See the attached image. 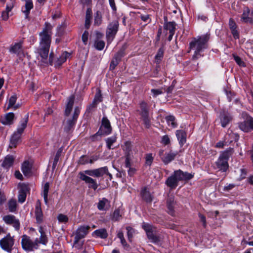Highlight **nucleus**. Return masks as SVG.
<instances>
[{
    "mask_svg": "<svg viewBox=\"0 0 253 253\" xmlns=\"http://www.w3.org/2000/svg\"><path fill=\"white\" fill-rule=\"evenodd\" d=\"M119 23L118 20L110 23L107 28L106 35L108 40H112L115 37L119 29Z\"/></svg>",
    "mask_w": 253,
    "mask_h": 253,
    "instance_id": "nucleus-10",
    "label": "nucleus"
},
{
    "mask_svg": "<svg viewBox=\"0 0 253 253\" xmlns=\"http://www.w3.org/2000/svg\"><path fill=\"white\" fill-rule=\"evenodd\" d=\"M105 42L101 40H97L95 42L94 46L98 50H102L105 46Z\"/></svg>",
    "mask_w": 253,
    "mask_h": 253,
    "instance_id": "nucleus-52",
    "label": "nucleus"
},
{
    "mask_svg": "<svg viewBox=\"0 0 253 253\" xmlns=\"http://www.w3.org/2000/svg\"><path fill=\"white\" fill-rule=\"evenodd\" d=\"M234 152V149L229 147L220 152L219 156L215 162L218 169L222 172H226L229 168L228 161Z\"/></svg>",
    "mask_w": 253,
    "mask_h": 253,
    "instance_id": "nucleus-4",
    "label": "nucleus"
},
{
    "mask_svg": "<svg viewBox=\"0 0 253 253\" xmlns=\"http://www.w3.org/2000/svg\"><path fill=\"white\" fill-rule=\"evenodd\" d=\"M79 175L80 178L88 184V187L89 188L92 189L94 190H96L97 189L98 184L95 179L86 175L82 172H80Z\"/></svg>",
    "mask_w": 253,
    "mask_h": 253,
    "instance_id": "nucleus-12",
    "label": "nucleus"
},
{
    "mask_svg": "<svg viewBox=\"0 0 253 253\" xmlns=\"http://www.w3.org/2000/svg\"><path fill=\"white\" fill-rule=\"evenodd\" d=\"M89 163V157L88 156L84 155H82L78 161V164L84 165Z\"/></svg>",
    "mask_w": 253,
    "mask_h": 253,
    "instance_id": "nucleus-53",
    "label": "nucleus"
},
{
    "mask_svg": "<svg viewBox=\"0 0 253 253\" xmlns=\"http://www.w3.org/2000/svg\"><path fill=\"white\" fill-rule=\"evenodd\" d=\"M24 8L25 9L22 8V11L26 16H28L30 13V10L33 8L32 0H26L25 1Z\"/></svg>",
    "mask_w": 253,
    "mask_h": 253,
    "instance_id": "nucleus-43",
    "label": "nucleus"
},
{
    "mask_svg": "<svg viewBox=\"0 0 253 253\" xmlns=\"http://www.w3.org/2000/svg\"><path fill=\"white\" fill-rule=\"evenodd\" d=\"M153 161V157L152 154H147L145 157V164L146 165L151 166Z\"/></svg>",
    "mask_w": 253,
    "mask_h": 253,
    "instance_id": "nucleus-61",
    "label": "nucleus"
},
{
    "mask_svg": "<svg viewBox=\"0 0 253 253\" xmlns=\"http://www.w3.org/2000/svg\"><path fill=\"white\" fill-rule=\"evenodd\" d=\"M89 33L87 31H85L82 35V39L84 45H86L88 41Z\"/></svg>",
    "mask_w": 253,
    "mask_h": 253,
    "instance_id": "nucleus-62",
    "label": "nucleus"
},
{
    "mask_svg": "<svg viewBox=\"0 0 253 253\" xmlns=\"http://www.w3.org/2000/svg\"><path fill=\"white\" fill-rule=\"evenodd\" d=\"M140 194L143 201L147 203H151L153 200V196L146 187H144L141 189Z\"/></svg>",
    "mask_w": 253,
    "mask_h": 253,
    "instance_id": "nucleus-21",
    "label": "nucleus"
},
{
    "mask_svg": "<svg viewBox=\"0 0 253 253\" xmlns=\"http://www.w3.org/2000/svg\"><path fill=\"white\" fill-rule=\"evenodd\" d=\"M97 105L98 104H96V103H95L92 101L91 104H89L86 107L85 113L86 114H89L92 112H94L96 110Z\"/></svg>",
    "mask_w": 253,
    "mask_h": 253,
    "instance_id": "nucleus-48",
    "label": "nucleus"
},
{
    "mask_svg": "<svg viewBox=\"0 0 253 253\" xmlns=\"http://www.w3.org/2000/svg\"><path fill=\"white\" fill-rule=\"evenodd\" d=\"M84 172L85 174L89 176L99 177L108 173V169L107 167L105 166L96 169L86 170Z\"/></svg>",
    "mask_w": 253,
    "mask_h": 253,
    "instance_id": "nucleus-13",
    "label": "nucleus"
},
{
    "mask_svg": "<svg viewBox=\"0 0 253 253\" xmlns=\"http://www.w3.org/2000/svg\"><path fill=\"white\" fill-rule=\"evenodd\" d=\"M139 109L137 112L140 116V119L143 122V124L146 128H149L151 126V119L149 116V106L145 101H141L139 103Z\"/></svg>",
    "mask_w": 253,
    "mask_h": 253,
    "instance_id": "nucleus-5",
    "label": "nucleus"
},
{
    "mask_svg": "<svg viewBox=\"0 0 253 253\" xmlns=\"http://www.w3.org/2000/svg\"><path fill=\"white\" fill-rule=\"evenodd\" d=\"M177 155V152L170 151L169 153H166L165 156L161 157V160L165 165H168L173 161Z\"/></svg>",
    "mask_w": 253,
    "mask_h": 253,
    "instance_id": "nucleus-23",
    "label": "nucleus"
},
{
    "mask_svg": "<svg viewBox=\"0 0 253 253\" xmlns=\"http://www.w3.org/2000/svg\"><path fill=\"white\" fill-rule=\"evenodd\" d=\"M126 229L127 230L128 240L129 242H131L133 235L134 233V229L130 226L126 227Z\"/></svg>",
    "mask_w": 253,
    "mask_h": 253,
    "instance_id": "nucleus-55",
    "label": "nucleus"
},
{
    "mask_svg": "<svg viewBox=\"0 0 253 253\" xmlns=\"http://www.w3.org/2000/svg\"><path fill=\"white\" fill-rule=\"evenodd\" d=\"M219 118L221 126L223 127H225L232 120L230 115L227 112L225 111L220 113Z\"/></svg>",
    "mask_w": 253,
    "mask_h": 253,
    "instance_id": "nucleus-24",
    "label": "nucleus"
},
{
    "mask_svg": "<svg viewBox=\"0 0 253 253\" xmlns=\"http://www.w3.org/2000/svg\"><path fill=\"white\" fill-rule=\"evenodd\" d=\"M71 55L70 53H68L67 51H65L63 52L60 57L58 58L56 61V64L58 66L61 65L63 63H64L67 60V58H68Z\"/></svg>",
    "mask_w": 253,
    "mask_h": 253,
    "instance_id": "nucleus-41",
    "label": "nucleus"
},
{
    "mask_svg": "<svg viewBox=\"0 0 253 253\" xmlns=\"http://www.w3.org/2000/svg\"><path fill=\"white\" fill-rule=\"evenodd\" d=\"M132 145L130 141H126L122 145V148L124 152L125 156H130L132 151Z\"/></svg>",
    "mask_w": 253,
    "mask_h": 253,
    "instance_id": "nucleus-33",
    "label": "nucleus"
},
{
    "mask_svg": "<svg viewBox=\"0 0 253 253\" xmlns=\"http://www.w3.org/2000/svg\"><path fill=\"white\" fill-rule=\"evenodd\" d=\"M14 160L15 158L13 155H8L4 157L1 167L8 170L13 166Z\"/></svg>",
    "mask_w": 253,
    "mask_h": 253,
    "instance_id": "nucleus-19",
    "label": "nucleus"
},
{
    "mask_svg": "<svg viewBox=\"0 0 253 253\" xmlns=\"http://www.w3.org/2000/svg\"><path fill=\"white\" fill-rule=\"evenodd\" d=\"M229 27L231 31V32L233 36V38L235 39H239V32L238 29V26L236 22L232 18H230L229 20Z\"/></svg>",
    "mask_w": 253,
    "mask_h": 253,
    "instance_id": "nucleus-20",
    "label": "nucleus"
},
{
    "mask_svg": "<svg viewBox=\"0 0 253 253\" xmlns=\"http://www.w3.org/2000/svg\"><path fill=\"white\" fill-rule=\"evenodd\" d=\"M119 63V61L113 58L110 64L109 69L110 70H113Z\"/></svg>",
    "mask_w": 253,
    "mask_h": 253,
    "instance_id": "nucleus-64",
    "label": "nucleus"
},
{
    "mask_svg": "<svg viewBox=\"0 0 253 253\" xmlns=\"http://www.w3.org/2000/svg\"><path fill=\"white\" fill-rule=\"evenodd\" d=\"M32 164L28 161H24L21 166V170L24 175L29 176L32 174Z\"/></svg>",
    "mask_w": 253,
    "mask_h": 253,
    "instance_id": "nucleus-28",
    "label": "nucleus"
},
{
    "mask_svg": "<svg viewBox=\"0 0 253 253\" xmlns=\"http://www.w3.org/2000/svg\"><path fill=\"white\" fill-rule=\"evenodd\" d=\"M117 137L116 135H114L111 137H108L105 139V141L106 144V147L109 150H112L114 149L113 145L117 142Z\"/></svg>",
    "mask_w": 253,
    "mask_h": 253,
    "instance_id": "nucleus-37",
    "label": "nucleus"
},
{
    "mask_svg": "<svg viewBox=\"0 0 253 253\" xmlns=\"http://www.w3.org/2000/svg\"><path fill=\"white\" fill-rule=\"evenodd\" d=\"M167 17L164 18V29L167 31H169V33H175L176 30V23L175 22H168Z\"/></svg>",
    "mask_w": 253,
    "mask_h": 253,
    "instance_id": "nucleus-30",
    "label": "nucleus"
},
{
    "mask_svg": "<svg viewBox=\"0 0 253 253\" xmlns=\"http://www.w3.org/2000/svg\"><path fill=\"white\" fill-rule=\"evenodd\" d=\"M92 236L96 238L106 239L108 237V234L105 228L97 229L92 233Z\"/></svg>",
    "mask_w": 253,
    "mask_h": 253,
    "instance_id": "nucleus-27",
    "label": "nucleus"
},
{
    "mask_svg": "<svg viewBox=\"0 0 253 253\" xmlns=\"http://www.w3.org/2000/svg\"><path fill=\"white\" fill-rule=\"evenodd\" d=\"M98 130L103 136L108 135L111 133L112 127L111 126L110 121L106 117L104 116L102 118L101 125Z\"/></svg>",
    "mask_w": 253,
    "mask_h": 253,
    "instance_id": "nucleus-11",
    "label": "nucleus"
},
{
    "mask_svg": "<svg viewBox=\"0 0 253 253\" xmlns=\"http://www.w3.org/2000/svg\"><path fill=\"white\" fill-rule=\"evenodd\" d=\"M35 214L36 222L41 224L43 220V215L41 208V203L39 200L36 203Z\"/></svg>",
    "mask_w": 253,
    "mask_h": 253,
    "instance_id": "nucleus-17",
    "label": "nucleus"
},
{
    "mask_svg": "<svg viewBox=\"0 0 253 253\" xmlns=\"http://www.w3.org/2000/svg\"><path fill=\"white\" fill-rule=\"evenodd\" d=\"M198 216L200 218V220L203 223V226L204 228L207 227V221L206 216L201 214V213H199Z\"/></svg>",
    "mask_w": 253,
    "mask_h": 253,
    "instance_id": "nucleus-63",
    "label": "nucleus"
},
{
    "mask_svg": "<svg viewBox=\"0 0 253 253\" xmlns=\"http://www.w3.org/2000/svg\"><path fill=\"white\" fill-rule=\"evenodd\" d=\"M142 227L145 231L148 238L154 243L158 244L160 241V238L158 236L154 234V229L152 225L149 223L143 222L142 224Z\"/></svg>",
    "mask_w": 253,
    "mask_h": 253,
    "instance_id": "nucleus-9",
    "label": "nucleus"
},
{
    "mask_svg": "<svg viewBox=\"0 0 253 253\" xmlns=\"http://www.w3.org/2000/svg\"><path fill=\"white\" fill-rule=\"evenodd\" d=\"M22 134L15 131L11 135L9 147L10 148L16 147L19 141H20Z\"/></svg>",
    "mask_w": 253,
    "mask_h": 253,
    "instance_id": "nucleus-25",
    "label": "nucleus"
},
{
    "mask_svg": "<svg viewBox=\"0 0 253 253\" xmlns=\"http://www.w3.org/2000/svg\"><path fill=\"white\" fill-rule=\"evenodd\" d=\"M16 119L13 113H6L3 119L1 120V123L4 125H11L14 123Z\"/></svg>",
    "mask_w": 253,
    "mask_h": 253,
    "instance_id": "nucleus-29",
    "label": "nucleus"
},
{
    "mask_svg": "<svg viewBox=\"0 0 253 253\" xmlns=\"http://www.w3.org/2000/svg\"><path fill=\"white\" fill-rule=\"evenodd\" d=\"M164 54V49L163 47H161L159 49L155 57V62L156 64H159L163 57Z\"/></svg>",
    "mask_w": 253,
    "mask_h": 253,
    "instance_id": "nucleus-46",
    "label": "nucleus"
},
{
    "mask_svg": "<svg viewBox=\"0 0 253 253\" xmlns=\"http://www.w3.org/2000/svg\"><path fill=\"white\" fill-rule=\"evenodd\" d=\"M210 38V34H206L198 37L197 38H194L189 43L190 50H194V53L192 57L193 61L197 60L200 57L204 56L201 53L207 47V43Z\"/></svg>",
    "mask_w": 253,
    "mask_h": 253,
    "instance_id": "nucleus-2",
    "label": "nucleus"
},
{
    "mask_svg": "<svg viewBox=\"0 0 253 253\" xmlns=\"http://www.w3.org/2000/svg\"><path fill=\"white\" fill-rule=\"evenodd\" d=\"M7 207L9 212H15L17 209V204L15 199L11 198L8 200Z\"/></svg>",
    "mask_w": 253,
    "mask_h": 253,
    "instance_id": "nucleus-35",
    "label": "nucleus"
},
{
    "mask_svg": "<svg viewBox=\"0 0 253 253\" xmlns=\"http://www.w3.org/2000/svg\"><path fill=\"white\" fill-rule=\"evenodd\" d=\"M139 18L141 19V20L142 21L146 23V25L150 23L152 21V19L151 18V15H150V14H141L139 16Z\"/></svg>",
    "mask_w": 253,
    "mask_h": 253,
    "instance_id": "nucleus-50",
    "label": "nucleus"
},
{
    "mask_svg": "<svg viewBox=\"0 0 253 253\" xmlns=\"http://www.w3.org/2000/svg\"><path fill=\"white\" fill-rule=\"evenodd\" d=\"M250 10L248 7L244 8L243 13L241 17V20L246 23H253V18L249 17Z\"/></svg>",
    "mask_w": 253,
    "mask_h": 253,
    "instance_id": "nucleus-26",
    "label": "nucleus"
},
{
    "mask_svg": "<svg viewBox=\"0 0 253 253\" xmlns=\"http://www.w3.org/2000/svg\"><path fill=\"white\" fill-rule=\"evenodd\" d=\"M81 107L79 106L75 107L74 113L72 117V120L77 122L78 117L80 114Z\"/></svg>",
    "mask_w": 253,
    "mask_h": 253,
    "instance_id": "nucleus-56",
    "label": "nucleus"
},
{
    "mask_svg": "<svg viewBox=\"0 0 253 253\" xmlns=\"http://www.w3.org/2000/svg\"><path fill=\"white\" fill-rule=\"evenodd\" d=\"M102 136H103V135L98 130L96 133L89 137V139L92 142L99 141L101 140Z\"/></svg>",
    "mask_w": 253,
    "mask_h": 253,
    "instance_id": "nucleus-51",
    "label": "nucleus"
},
{
    "mask_svg": "<svg viewBox=\"0 0 253 253\" xmlns=\"http://www.w3.org/2000/svg\"><path fill=\"white\" fill-rule=\"evenodd\" d=\"M3 220L8 224L12 225L15 229L18 231L20 229V223L19 220L17 219L13 215H7L3 217Z\"/></svg>",
    "mask_w": 253,
    "mask_h": 253,
    "instance_id": "nucleus-14",
    "label": "nucleus"
},
{
    "mask_svg": "<svg viewBox=\"0 0 253 253\" xmlns=\"http://www.w3.org/2000/svg\"><path fill=\"white\" fill-rule=\"evenodd\" d=\"M10 52L16 54L17 55H20L21 53H23L22 43H15L13 46L11 47L10 49Z\"/></svg>",
    "mask_w": 253,
    "mask_h": 253,
    "instance_id": "nucleus-36",
    "label": "nucleus"
},
{
    "mask_svg": "<svg viewBox=\"0 0 253 253\" xmlns=\"http://www.w3.org/2000/svg\"><path fill=\"white\" fill-rule=\"evenodd\" d=\"M19 186L18 200L19 203H23L26 200L27 193L30 190V188L28 185L25 183L20 184Z\"/></svg>",
    "mask_w": 253,
    "mask_h": 253,
    "instance_id": "nucleus-16",
    "label": "nucleus"
},
{
    "mask_svg": "<svg viewBox=\"0 0 253 253\" xmlns=\"http://www.w3.org/2000/svg\"><path fill=\"white\" fill-rule=\"evenodd\" d=\"M57 219L59 222L64 223L68 222L69 220L68 216L62 213L58 214Z\"/></svg>",
    "mask_w": 253,
    "mask_h": 253,
    "instance_id": "nucleus-58",
    "label": "nucleus"
},
{
    "mask_svg": "<svg viewBox=\"0 0 253 253\" xmlns=\"http://www.w3.org/2000/svg\"><path fill=\"white\" fill-rule=\"evenodd\" d=\"M175 135L180 147H182L187 141V132L185 130L178 129L175 131Z\"/></svg>",
    "mask_w": 253,
    "mask_h": 253,
    "instance_id": "nucleus-18",
    "label": "nucleus"
},
{
    "mask_svg": "<svg viewBox=\"0 0 253 253\" xmlns=\"http://www.w3.org/2000/svg\"><path fill=\"white\" fill-rule=\"evenodd\" d=\"M49 189V184L46 182L43 187L42 194L44 203L46 205L48 204V193Z\"/></svg>",
    "mask_w": 253,
    "mask_h": 253,
    "instance_id": "nucleus-47",
    "label": "nucleus"
},
{
    "mask_svg": "<svg viewBox=\"0 0 253 253\" xmlns=\"http://www.w3.org/2000/svg\"><path fill=\"white\" fill-rule=\"evenodd\" d=\"M90 226L84 225L79 227L76 231L75 242L78 243L81 239L84 238L88 234Z\"/></svg>",
    "mask_w": 253,
    "mask_h": 253,
    "instance_id": "nucleus-15",
    "label": "nucleus"
},
{
    "mask_svg": "<svg viewBox=\"0 0 253 253\" xmlns=\"http://www.w3.org/2000/svg\"><path fill=\"white\" fill-rule=\"evenodd\" d=\"M121 217L120 214V211L119 209L115 210L113 212L112 216V220L114 221H118Z\"/></svg>",
    "mask_w": 253,
    "mask_h": 253,
    "instance_id": "nucleus-60",
    "label": "nucleus"
},
{
    "mask_svg": "<svg viewBox=\"0 0 253 253\" xmlns=\"http://www.w3.org/2000/svg\"><path fill=\"white\" fill-rule=\"evenodd\" d=\"M242 117L243 122L238 123V127L244 132H249L253 130V117L246 112H243Z\"/></svg>",
    "mask_w": 253,
    "mask_h": 253,
    "instance_id": "nucleus-6",
    "label": "nucleus"
},
{
    "mask_svg": "<svg viewBox=\"0 0 253 253\" xmlns=\"http://www.w3.org/2000/svg\"><path fill=\"white\" fill-rule=\"evenodd\" d=\"M15 240L10 233L0 240V247L4 251L10 253L14 244Z\"/></svg>",
    "mask_w": 253,
    "mask_h": 253,
    "instance_id": "nucleus-8",
    "label": "nucleus"
},
{
    "mask_svg": "<svg viewBox=\"0 0 253 253\" xmlns=\"http://www.w3.org/2000/svg\"><path fill=\"white\" fill-rule=\"evenodd\" d=\"M76 121L69 119L67 121L66 124L64 127V131L67 133L70 132L72 129H73L75 125L76 124Z\"/></svg>",
    "mask_w": 253,
    "mask_h": 253,
    "instance_id": "nucleus-44",
    "label": "nucleus"
},
{
    "mask_svg": "<svg viewBox=\"0 0 253 253\" xmlns=\"http://www.w3.org/2000/svg\"><path fill=\"white\" fill-rule=\"evenodd\" d=\"M21 238L22 247L26 252H32L38 249V238L33 241L27 235H23Z\"/></svg>",
    "mask_w": 253,
    "mask_h": 253,
    "instance_id": "nucleus-7",
    "label": "nucleus"
},
{
    "mask_svg": "<svg viewBox=\"0 0 253 253\" xmlns=\"http://www.w3.org/2000/svg\"><path fill=\"white\" fill-rule=\"evenodd\" d=\"M175 201L174 197L173 195H170L168 197L167 199V207L168 210V213L170 215L173 216L174 214V206Z\"/></svg>",
    "mask_w": 253,
    "mask_h": 253,
    "instance_id": "nucleus-22",
    "label": "nucleus"
},
{
    "mask_svg": "<svg viewBox=\"0 0 253 253\" xmlns=\"http://www.w3.org/2000/svg\"><path fill=\"white\" fill-rule=\"evenodd\" d=\"M194 173L184 172L181 169L175 170L166 180L165 184L171 189H174L178 186V182H187L194 176Z\"/></svg>",
    "mask_w": 253,
    "mask_h": 253,
    "instance_id": "nucleus-3",
    "label": "nucleus"
},
{
    "mask_svg": "<svg viewBox=\"0 0 253 253\" xmlns=\"http://www.w3.org/2000/svg\"><path fill=\"white\" fill-rule=\"evenodd\" d=\"M74 100L75 97L74 96H71L68 98V102L66 104L65 110V116H69V115L70 114L74 104Z\"/></svg>",
    "mask_w": 253,
    "mask_h": 253,
    "instance_id": "nucleus-32",
    "label": "nucleus"
},
{
    "mask_svg": "<svg viewBox=\"0 0 253 253\" xmlns=\"http://www.w3.org/2000/svg\"><path fill=\"white\" fill-rule=\"evenodd\" d=\"M39 232L41 233V236L40 238L38 239V247H39V244L40 243L44 245H46L48 242V238L42 227L40 228Z\"/></svg>",
    "mask_w": 253,
    "mask_h": 253,
    "instance_id": "nucleus-39",
    "label": "nucleus"
},
{
    "mask_svg": "<svg viewBox=\"0 0 253 253\" xmlns=\"http://www.w3.org/2000/svg\"><path fill=\"white\" fill-rule=\"evenodd\" d=\"M93 102L96 103V104H98L99 103L102 101V96L101 94V91L100 89H98L96 91L94 98L92 101Z\"/></svg>",
    "mask_w": 253,
    "mask_h": 253,
    "instance_id": "nucleus-49",
    "label": "nucleus"
},
{
    "mask_svg": "<svg viewBox=\"0 0 253 253\" xmlns=\"http://www.w3.org/2000/svg\"><path fill=\"white\" fill-rule=\"evenodd\" d=\"M125 54L124 50L121 49L115 54L113 58L120 62L121 61L122 57H123L125 56Z\"/></svg>",
    "mask_w": 253,
    "mask_h": 253,
    "instance_id": "nucleus-54",
    "label": "nucleus"
},
{
    "mask_svg": "<svg viewBox=\"0 0 253 253\" xmlns=\"http://www.w3.org/2000/svg\"><path fill=\"white\" fill-rule=\"evenodd\" d=\"M52 26L49 23H44V28L40 33V45L38 53L43 60H47L51 42Z\"/></svg>",
    "mask_w": 253,
    "mask_h": 253,
    "instance_id": "nucleus-1",
    "label": "nucleus"
},
{
    "mask_svg": "<svg viewBox=\"0 0 253 253\" xmlns=\"http://www.w3.org/2000/svg\"><path fill=\"white\" fill-rule=\"evenodd\" d=\"M29 120V114L27 113L23 119L20 121V123L17 129V131L22 134L27 127V125Z\"/></svg>",
    "mask_w": 253,
    "mask_h": 253,
    "instance_id": "nucleus-31",
    "label": "nucleus"
},
{
    "mask_svg": "<svg viewBox=\"0 0 253 253\" xmlns=\"http://www.w3.org/2000/svg\"><path fill=\"white\" fill-rule=\"evenodd\" d=\"M102 22V16L101 12L100 11H97L95 13L94 25L95 26H100Z\"/></svg>",
    "mask_w": 253,
    "mask_h": 253,
    "instance_id": "nucleus-45",
    "label": "nucleus"
},
{
    "mask_svg": "<svg viewBox=\"0 0 253 253\" xmlns=\"http://www.w3.org/2000/svg\"><path fill=\"white\" fill-rule=\"evenodd\" d=\"M92 12L91 9L90 8H88L86 11L84 24L85 28L86 29H88L89 28L91 23V19L92 18Z\"/></svg>",
    "mask_w": 253,
    "mask_h": 253,
    "instance_id": "nucleus-38",
    "label": "nucleus"
},
{
    "mask_svg": "<svg viewBox=\"0 0 253 253\" xmlns=\"http://www.w3.org/2000/svg\"><path fill=\"white\" fill-rule=\"evenodd\" d=\"M17 99V97L16 94H14L10 96L8 100V104L6 109L7 110H9L10 108H12L14 110H15L20 107L19 104L15 105Z\"/></svg>",
    "mask_w": 253,
    "mask_h": 253,
    "instance_id": "nucleus-34",
    "label": "nucleus"
},
{
    "mask_svg": "<svg viewBox=\"0 0 253 253\" xmlns=\"http://www.w3.org/2000/svg\"><path fill=\"white\" fill-rule=\"evenodd\" d=\"M166 121L169 126L172 128L176 127L177 124L176 122V119L174 116L169 115L165 117Z\"/></svg>",
    "mask_w": 253,
    "mask_h": 253,
    "instance_id": "nucleus-42",
    "label": "nucleus"
},
{
    "mask_svg": "<svg viewBox=\"0 0 253 253\" xmlns=\"http://www.w3.org/2000/svg\"><path fill=\"white\" fill-rule=\"evenodd\" d=\"M160 142L164 146L169 145L170 143V140L169 136L167 134L163 136L161 138Z\"/></svg>",
    "mask_w": 253,
    "mask_h": 253,
    "instance_id": "nucleus-57",
    "label": "nucleus"
},
{
    "mask_svg": "<svg viewBox=\"0 0 253 253\" xmlns=\"http://www.w3.org/2000/svg\"><path fill=\"white\" fill-rule=\"evenodd\" d=\"M233 56L234 60L239 66L241 67L245 66V63L242 61V59L239 56L235 54H233Z\"/></svg>",
    "mask_w": 253,
    "mask_h": 253,
    "instance_id": "nucleus-59",
    "label": "nucleus"
},
{
    "mask_svg": "<svg viewBox=\"0 0 253 253\" xmlns=\"http://www.w3.org/2000/svg\"><path fill=\"white\" fill-rule=\"evenodd\" d=\"M107 204H109V201L106 198H103L98 203L97 208L100 211H106L109 209Z\"/></svg>",
    "mask_w": 253,
    "mask_h": 253,
    "instance_id": "nucleus-40",
    "label": "nucleus"
}]
</instances>
